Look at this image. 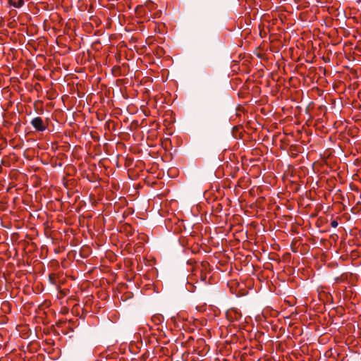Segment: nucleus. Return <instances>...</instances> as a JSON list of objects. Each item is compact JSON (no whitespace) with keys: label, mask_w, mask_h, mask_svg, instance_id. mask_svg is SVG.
Returning <instances> with one entry per match:
<instances>
[{"label":"nucleus","mask_w":361,"mask_h":361,"mask_svg":"<svg viewBox=\"0 0 361 361\" xmlns=\"http://www.w3.org/2000/svg\"><path fill=\"white\" fill-rule=\"evenodd\" d=\"M8 4L11 6H13V4H15V0H8Z\"/></svg>","instance_id":"4"},{"label":"nucleus","mask_w":361,"mask_h":361,"mask_svg":"<svg viewBox=\"0 0 361 361\" xmlns=\"http://www.w3.org/2000/svg\"><path fill=\"white\" fill-rule=\"evenodd\" d=\"M338 222L336 221V220H334L331 222V226L333 227V228H336L338 226Z\"/></svg>","instance_id":"3"},{"label":"nucleus","mask_w":361,"mask_h":361,"mask_svg":"<svg viewBox=\"0 0 361 361\" xmlns=\"http://www.w3.org/2000/svg\"><path fill=\"white\" fill-rule=\"evenodd\" d=\"M24 4H25L24 0H17V1H15V4H13V7L20 8L24 5Z\"/></svg>","instance_id":"2"},{"label":"nucleus","mask_w":361,"mask_h":361,"mask_svg":"<svg viewBox=\"0 0 361 361\" xmlns=\"http://www.w3.org/2000/svg\"><path fill=\"white\" fill-rule=\"evenodd\" d=\"M31 123L32 126L38 131H44L46 129V126L40 117L34 118L32 120Z\"/></svg>","instance_id":"1"}]
</instances>
